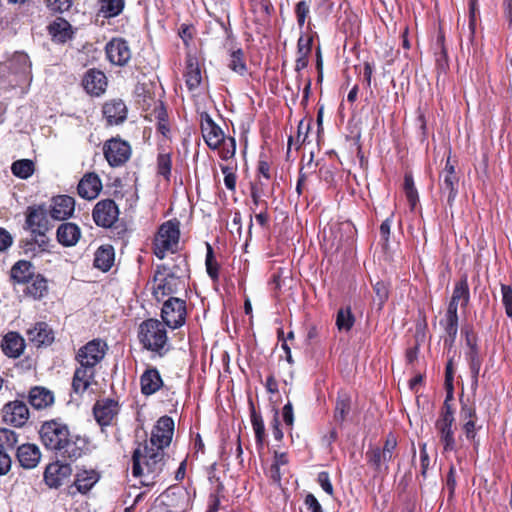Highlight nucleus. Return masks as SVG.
Instances as JSON below:
<instances>
[{
  "label": "nucleus",
  "mask_w": 512,
  "mask_h": 512,
  "mask_svg": "<svg viewBox=\"0 0 512 512\" xmlns=\"http://www.w3.org/2000/svg\"><path fill=\"white\" fill-rule=\"evenodd\" d=\"M404 189L406 198L410 204L411 209H414L418 203V192L414 186V181L411 175H406L404 179Z\"/></svg>",
  "instance_id": "43"
},
{
  "label": "nucleus",
  "mask_w": 512,
  "mask_h": 512,
  "mask_svg": "<svg viewBox=\"0 0 512 512\" xmlns=\"http://www.w3.org/2000/svg\"><path fill=\"white\" fill-rule=\"evenodd\" d=\"M11 467V459L8 454L0 451V475L6 474Z\"/></svg>",
  "instance_id": "60"
},
{
  "label": "nucleus",
  "mask_w": 512,
  "mask_h": 512,
  "mask_svg": "<svg viewBox=\"0 0 512 512\" xmlns=\"http://www.w3.org/2000/svg\"><path fill=\"white\" fill-rule=\"evenodd\" d=\"M48 32H73L72 25L63 17H55L47 26Z\"/></svg>",
  "instance_id": "45"
},
{
  "label": "nucleus",
  "mask_w": 512,
  "mask_h": 512,
  "mask_svg": "<svg viewBox=\"0 0 512 512\" xmlns=\"http://www.w3.org/2000/svg\"><path fill=\"white\" fill-rule=\"evenodd\" d=\"M231 59H230V62L228 64L229 68L240 74V75H243L247 68H246V64L244 62V59H243V52L241 49H237V50H234L231 55H230Z\"/></svg>",
  "instance_id": "41"
},
{
  "label": "nucleus",
  "mask_w": 512,
  "mask_h": 512,
  "mask_svg": "<svg viewBox=\"0 0 512 512\" xmlns=\"http://www.w3.org/2000/svg\"><path fill=\"white\" fill-rule=\"evenodd\" d=\"M18 442L17 434L10 429H0V448L4 450L13 449Z\"/></svg>",
  "instance_id": "42"
},
{
  "label": "nucleus",
  "mask_w": 512,
  "mask_h": 512,
  "mask_svg": "<svg viewBox=\"0 0 512 512\" xmlns=\"http://www.w3.org/2000/svg\"><path fill=\"white\" fill-rule=\"evenodd\" d=\"M124 8V0H100V9L96 14L95 22L101 26L111 25V19L118 16Z\"/></svg>",
  "instance_id": "22"
},
{
  "label": "nucleus",
  "mask_w": 512,
  "mask_h": 512,
  "mask_svg": "<svg viewBox=\"0 0 512 512\" xmlns=\"http://www.w3.org/2000/svg\"><path fill=\"white\" fill-rule=\"evenodd\" d=\"M161 316L164 323L170 328L176 329L185 323L186 305L180 298L171 297L164 302Z\"/></svg>",
  "instance_id": "8"
},
{
  "label": "nucleus",
  "mask_w": 512,
  "mask_h": 512,
  "mask_svg": "<svg viewBox=\"0 0 512 512\" xmlns=\"http://www.w3.org/2000/svg\"><path fill=\"white\" fill-rule=\"evenodd\" d=\"M94 416L101 426L111 423L118 412L117 403L112 399L99 400L94 406Z\"/></svg>",
  "instance_id": "23"
},
{
  "label": "nucleus",
  "mask_w": 512,
  "mask_h": 512,
  "mask_svg": "<svg viewBox=\"0 0 512 512\" xmlns=\"http://www.w3.org/2000/svg\"><path fill=\"white\" fill-rule=\"evenodd\" d=\"M455 468L452 466L450 467V470H449V474H448V477H447V487L450 491V495H452L454 493V489H455V486H456V480H455Z\"/></svg>",
  "instance_id": "64"
},
{
  "label": "nucleus",
  "mask_w": 512,
  "mask_h": 512,
  "mask_svg": "<svg viewBox=\"0 0 512 512\" xmlns=\"http://www.w3.org/2000/svg\"><path fill=\"white\" fill-rule=\"evenodd\" d=\"M174 433V421L168 416L161 417L154 426L149 442V446L164 452V449L171 443Z\"/></svg>",
  "instance_id": "7"
},
{
  "label": "nucleus",
  "mask_w": 512,
  "mask_h": 512,
  "mask_svg": "<svg viewBox=\"0 0 512 512\" xmlns=\"http://www.w3.org/2000/svg\"><path fill=\"white\" fill-rule=\"evenodd\" d=\"M457 187L458 177L455 172V166L451 163L449 157L440 175V189L442 195L447 198V204L450 207H452L456 198Z\"/></svg>",
  "instance_id": "11"
},
{
  "label": "nucleus",
  "mask_w": 512,
  "mask_h": 512,
  "mask_svg": "<svg viewBox=\"0 0 512 512\" xmlns=\"http://www.w3.org/2000/svg\"><path fill=\"white\" fill-rule=\"evenodd\" d=\"M72 469L68 464L59 462L49 464L44 472V480L51 488L61 486L71 475Z\"/></svg>",
  "instance_id": "17"
},
{
  "label": "nucleus",
  "mask_w": 512,
  "mask_h": 512,
  "mask_svg": "<svg viewBox=\"0 0 512 512\" xmlns=\"http://www.w3.org/2000/svg\"><path fill=\"white\" fill-rule=\"evenodd\" d=\"M171 170V159L167 154H161L158 157V172L164 177H168Z\"/></svg>",
  "instance_id": "53"
},
{
  "label": "nucleus",
  "mask_w": 512,
  "mask_h": 512,
  "mask_svg": "<svg viewBox=\"0 0 512 512\" xmlns=\"http://www.w3.org/2000/svg\"><path fill=\"white\" fill-rule=\"evenodd\" d=\"M295 13L297 17L298 26L300 29H302L310 13L309 4L304 0L298 2L295 7Z\"/></svg>",
  "instance_id": "47"
},
{
  "label": "nucleus",
  "mask_w": 512,
  "mask_h": 512,
  "mask_svg": "<svg viewBox=\"0 0 512 512\" xmlns=\"http://www.w3.org/2000/svg\"><path fill=\"white\" fill-rule=\"evenodd\" d=\"M94 373V368L80 365L74 373L72 382L73 390L78 394L84 393L90 386L94 378Z\"/></svg>",
  "instance_id": "28"
},
{
  "label": "nucleus",
  "mask_w": 512,
  "mask_h": 512,
  "mask_svg": "<svg viewBox=\"0 0 512 512\" xmlns=\"http://www.w3.org/2000/svg\"><path fill=\"white\" fill-rule=\"evenodd\" d=\"M164 466V452L156 450L144 444L138 447L132 457V474L140 478V483L144 486L154 484L155 479L162 472Z\"/></svg>",
  "instance_id": "2"
},
{
  "label": "nucleus",
  "mask_w": 512,
  "mask_h": 512,
  "mask_svg": "<svg viewBox=\"0 0 512 512\" xmlns=\"http://www.w3.org/2000/svg\"><path fill=\"white\" fill-rule=\"evenodd\" d=\"M186 84L190 90L197 88L202 80L201 71L196 62L192 59L188 60L185 72Z\"/></svg>",
  "instance_id": "38"
},
{
  "label": "nucleus",
  "mask_w": 512,
  "mask_h": 512,
  "mask_svg": "<svg viewBox=\"0 0 512 512\" xmlns=\"http://www.w3.org/2000/svg\"><path fill=\"white\" fill-rule=\"evenodd\" d=\"M317 481L327 494L333 495V486L327 472H320Z\"/></svg>",
  "instance_id": "56"
},
{
  "label": "nucleus",
  "mask_w": 512,
  "mask_h": 512,
  "mask_svg": "<svg viewBox=\"0 0 512 512\" xmlns=\"http://www.w3.org/2000/svg\"><path fill=\"white\" fill-rule=\"evenodd\" d=\"M396 446V439L393 436H388L383 449L375 448L367 452L369 462L379 471L387 470L388 463L393 459Z\"/></svg>",
  "instance_id": "12"
},
{
  "label": "nucleus",
  "mask_w": 512,
  "mask_h": 512,
  "mask_svg": "<svg viewBox=\"0 0 512 512\" xmlns=\"http://www.w3.org/2000/svg\"><path fill=\"white\" fill-rule=\"evenodd\" d=\"M305 504L311 512H323L320 503L313 494H308L306 496Z\"/></svg>",
  "instance_id": "59"
},
{
  "label": "nucleus",
  "mask_w": 512,
  "mask_h": 512,
  "mask_svg": "<svg viewBox=\"0 0 512 512\" xmlns=\"http://www.w3.org/2000/svg\"><path fill=\"white\" fill-rule=\"evenodd\" d=\"M27 284L25 293L33 299H41L48 290L47 280L40 274H35Z\"/></svg>",
  "instance_id": "35"
},
{
  "label": "nucleus",
  "mask_w": 512,
  "mask_h": 512,
  "mask_svg": "<svg viewBox=\"0 0 512 512\" xmlns=\"http://www.w3.org/2000/svg\"><path fill=\"white\" fill-rule=\"evenodd\" d=\"M220 147V156L222 159L228 160L235 155L236 143L234 138H229L227 141L224 139Z\"/></svg>",
  "instance_id": "49"
},
{
  "label": "nucleus",
  "mask_w": 512,
  "mask_h": 512,
  "mask_svg": "<svg viewBox=\"0 0 512 512\" xmlns=\"http://www.w3.org/2000/svg\"><path fill=\"white\" fill-rule=\"evenodd\" d=\"M27 337L36 347L50 344L53 341L52 332L45 323H37L28 329Z\"/></svg>",
  "instance_id": "30"
},
{
  "label": "nucleus",
  "mask_w": 512,
  "mask_h": 512,
  "mask_svg": "<svg viewBox=\"0 0 512 512\" xmlns=\"http://www.w3.org/2000/svg\"><path fill=\"white\" fill-rule=\"evenodd\" d=\"M354 324V316L350 308H342L338 311L336 325L340 331H349Z\"/></svg>",
  "instance_id": "40"
},
{
  "label": "nucleus",
  "mask_w": 512,
  "mask_h": 512,
  "mask_svg": "<svg viewBox=\"0 0 512 512\" xmlns=\"http://www.w3.org/2000/svg\"><path fill=\"white\" fill-rule=\"evenodd\" d=\"M114 262V250L111 246H101L95 252L94 266L102 271H108Z\"/></svg>",
  "instance_id": "37"
},
{
  "label": "nucleus",
  "mask_w": 512,
  "mask_h": 512,
  "mask_svg": "<svg viewBox=\"0 0 512 512\" xmlns=\"http://www.w3.org/2000/svg\"><path fill=\"white\" fill-rule=\"evenodd\" d=\"M313 44L312 34H302L298 40L297 55L309 56Z\"/></svg>",
  "instance_id": "46"
},
{
  "label": "nucleus",
  "mask_w": 512,
  "mask_h": 512,
  "mask_svg": "<svg viewBox=\"0 0 512 512\" xmlns=\"http://www.w3.org/2000/svg\"><path fill=\"white\" fill-rule=\"evenodd\" d=\"M138 337L141 344L150 351L162 354L167 350L168 337L166 329L156 319L144 321L139 327Z\"/></svg>",
  "instance_id": "4"
},
{
  "label": "nucleus",
  "mask_w": 512,
  "mask_h": 512,
  "mask_svg": "<svg viewBox=\"0 0 512 512\" xmlns=\"http://www.w3.org/2000/svg\"><path fill=\"white\" fill-rule=\"evenodd\" d=\"M40 438L43 445L56 451L59 456L76 460L86 449V440L80 436L71 435L68 427L56 420L45 422L40 429Z\"/></svg>",
  "instance_id": "1"
},
{
  "label": "nucleus",
  "mask_w": 512,
  "mask_h": 512,
  "mask_svg": "<svg viewBox=\"0 0 512 512\" xmlns=\"http://www.w3.org/2000/svg\"><path fill=\"white\" fill-rule=\"evenodd\" d=\"M17 457L22 467L31 469L37 466L41 453L34 444H23L17 450Z\"/></svg>",
  "instance_id": "26"
},
{
  "label": "nucleus",
  "mask_w": 512,
  "mask_h": 512,
  "mask_svg": "<svg viewBox=\"0 0 512 512\" xmlns=\"http://www.w3.org/2000/svg\"><path fill=\"white\" fill-rule=\"evenodd\" d=\"M2 350L8 357H19L25 348L24 339L16 332L6 334L2 340Z\"/></svg>",
  "instance_id": "27"
},
{
  "label": "nucleus",
  "mask_w": 512,
  "mask_h": 512,
  "mask_svg": "<svg viewBox=\"0 0 512 512\" xmlns=\"http://www.w3.org/2000/svg\"><path fill=\"white\" fill-rule=\"evenodd\" d=\"M350 410V400L348 397H340L336 404L335 418L336 420L343 421Z\"/></svg>",
  "instance_id": "48"
},
{
  "label": "nucleus",
  "mask_w": 512,
  "mask_h": 512,
  "mask_svg": "<svg viewBox=\"0 0 512 512\" xmlns=\"http://www.w3.org/2000/svg\"><path fill=\"white\" fill-rule=\"evenodd\" d=\"M106 53L109 60L116 65H124L131 57L127 43L120 38H115L107 44Z\"/></svg>",
  "instance_id": "21"
},
{
  "label": "nucleus",
  "mask_w": 512,
  "mask_h": 512,
  "mask_svg": "<svg viewBox=\"0 0 512 512\" xmlns=\"http://www.w3.org/2000/svg\"><path fill=\"white\" fill-rule=\"evenodd\" d=\"M184 286V281L180 275L163 267L154 276L153 295L160 301L163 297L184 289Z\"/></svg>",
  "instance_id": "6"
},
{
  "label": "nucleus",
  "mask_w": 512,
  "mask_h": 512,
  "mask_svg": "<svg viewBox=\"0 0 512 512\" xmlns=\"http://www.w3.org/2000/svg\"><path fill=\"white\" fill-rule=\"evenodd\" d=\"M103 114L108 124L117 125L126 119L127 107L122 100L114 99L104 104Z\"/></svg>",
  "instance_id": "24"
},
{
  "label": "nucleus",
  "mask_w": 512,
  "mask_h": 512,
  "mask_svg": "<svg viewBox=\"0 0 512 512\" xmlns=\"http://www.w3.org/2000/svg\"><path fill=\"white\" fill-rule=\"evenodd\" d=\"M54 401L53 394L43 388L35 387L29 393V402L36 409H43L50 406Z\"/></svg>",
  "instance_id": "34"
},
{
  "label": "nucleus",
  "mask_w": 512,
  "mask_h": 512,
  "mask_svg": "<svg viewBox=\"0 0 512 512\" xmlns=\"http://www.w3.org/2000/svg\"><path fill=\"white\" fill-rule=\"evenodd\" d=\"M201 131L206 144L211 149L220 148L225 139L224 133L207 113L201 114Z\"/></svg>",
  "instance_id": "14"
},
{
  "label": "nucleus",
  "mask_w": 512,
  "mask_h": 512,
  "mask_svg": "<svg viewBox=\"0 0 512 512\" xmlns=\"http://www.w3.org/2000/svg\"><path fill=\"white\" fill-rule=\"evenodd\" d=\"M11 170L15 176L26 179L32 175L34 164L28 159L18 160L12 164Z\"/></svg>",
  "instance_id": "39"
},
{
  "label": "nucleus",
  "mask_w": 512,
  "mask_h": 512,
  "mask_svg": "<svg viewBox=\"0 0 512 512\" xmlns=\"http://www.w3.org/2000/svg\"><path fill=\"white\" fill-rule=\"evenodd\" d=\"M453 423L454 416H451L449 413L445 418H439L436 422V429L445 452L454 451L456 447Z\"/></svg>",
  "instance_id": "18"
},
{
  "label": "nucleus",
  "mask_w": 512,
  "mask_h": 512,
  "mask_svg": "<svg viewBox=\"0 0 512 512\" xmlns=\"http://www.w3.org/2000/svg\"><path fill=\"white\" fill-rule=\"evenodd\" d=\"M280 468H281V467H279L278 465H274V464H272V465H271V467H270V470H269V477H270V479H271L274 483H276V484H278V485H280V481H281V474H282V472H281V469H280Z\"/></svg>",
  "instance_id": "63"
},
{
  "label": "nucleus",
  "mask_w": 512,
  "mask_h": 512,
  "mask_svg": "<svg viewBox=\"0 0 512 512\" xmlns=\"http://www.w3.org/2000/svg\"><path fill=\"white\" fill-rule=\"evenodd\" d=\"M420 459H421V474L423 477H426L427 471L430 465V458L427 453V445L423 443L420 449Z\"/></svg>",
  "instance_id": "57"
},
{
  "label": "nucleus",
  "mask_w": 512,
  "mask_h": 512,
  "mask_svg": "<svg viewBox=\"0 0 512 512\" xmlns=\"http://www.w3.org/2000/svg\"><path fill=\"white\" fill-rule=\"evenodd\" d=\"M34 275V267L29 261L20 260L11 268V278L19 284L29 282Z\"/></svg>",
  "instance_id": "33"
},
{
  "label": "nucleus",
  "mask_w": 512,
  "mask_h": 512,
  "mask_svg": "<svg viewBox=\"0 0 512 512\" xmlns=\"http://www.w3.org/2000/svg\"><path fill=\"white\" fill-rule=\"evenodd\" d=\"M80 236V228L74 223H63L57 229V240L66 247L76 245Z\"/></svg>",
  "instance_id": "29"
},
{
  "label": "nucleus",
  "mask_w": 512,
  "mask_h": 512,
  "mask_svg": "<svg viewBox=\"0 0 512 512\" xmlns=\"http://www.w3.org/2000/svg\"><path fill=\"white\" fill-rule=\"evenodd\" d=\"M374 291H375V294H376V298H377V300L379 302V306L381 307L382 304L388 298V288H387V285L384 282H382V281H378L374 285Z\"/></svg>",
  "instance_id": "55"
},
{
  "label": "nucleus",
  "mask_w": 512,
  "mask_h": 512,
  "mask_svg": "<svg viewBox=\"0 0 512 512\" xmlns=\"http://www.w3.org/2000/svg\"><path fill=\"white\" fill-rule=\"evenodd\" d=\"M74 210V198L68 195H59L52 199L49 214L54 220L62 221L70 218Z\"/></svg>",
  "instance_id": "16"
},
{
  "label": "nucleus",
  "mask_w": 512,
  "mask_h": 512,
  "mask_svg": "<svg viewBox=\"0 0 512 512\" xmlns=\"http://www.w3.org/2000/svg\"><path fill=\"white\" fill-rule=\"evenodd\" d=\"M141 391L145 395L154 394L163 385L162 378L155 368L147 369L141 376Z\"/></svg>",
  "instance_id": "31"
},
{
  "label": "nucleus",
  "mask_w": 512,
  "mask_h": 512,
  "mask_svg": "<svg viewBox=\"0 0 512 512\" xmlns=\"http://www.w3.org/2000/svg\"><path fill=\"white\" fill-rule=\"evenodd\" d=\"M469 302V288L466 277L462 278L453 290L446 315L440 324L446 332L445 344L452 346L458 332V306L465 307Z\"/></svg>",
  "instance_id": "3"
},
{
  "label": "nucleus",
  "mask_w": 512,
  "mask_h": 512,
  "mask_svg": "<svg viewBox=\"0 0 512 512\" xmlns=\"http://www.w3.org/2000/svg\"><path fill=\"white\" fill-rule=\"evenodd\" d=\"M206 268L210 277L213 279L217 278L218 269L216 263L213 260L212 248L209 244H207Z\"/></svg>",
  "instance_id": "54"
},
{
  "label": "nucleus",
  "mask_w": 512,
  "mask_h": 512,
  "mask_svg": "<svg viewBox=\"0 0 512 512\" xmlns=\"http://www.w3.org/2000/svg\"><path fill=\"white\" fill-rule=\"evenodd\" d=\"M107 344L100 339H94L81 347L77 353L80 365L94 368L105 356Z\"/></svg>",
  "instance_id": "9"
},
{
  "label": "nucleus",
  "mask_w": 512,
  "mask_h": 512,
  "mask_svg": "<svg viewBox=\"0 0 512 512\" xmlns=\"http://www.w3.org/2000/svg\"><path fill=\"white\" fill-rule=\"evenodd\" d=\"M29 418V410L22 401H13L3 408V420L16 427L23 426Z\"/></svg>",
  "instance_id": "15"
},
{
  "label": "nucleus",
  "mask_w": 512,
  "mask_h": 512,
  "mask_svg": "<svg viewBox=\"0 0 512 512\" xmlns=\"http://www.w3.org/2000/svg\"><path fill=\"white\" fill-rule=\"evenodd\" d=\"M99 480V475L94 470H83L77 473L75 486L80 493H87Z\"/></svg>",
  "instance_id": "36"
},
{
  "label": "nucleus",
  "mask_w": 512,
  "mask_h": 512,
  "mask_svg": "<svg viewBox=\"0 0 512 512\" xmlns=\"http://www.w3.org/2000/svg\"><path fill=\"white\" fill-rule=\"evenodd\" d=\"M460 418L462 421V430L469 440H475L476 437V411L472 406L463 405L461 412H460Z\"/></svg>",
  "instance_id": "32"
},
{
  "label": "nucleus",
  "mask_w": 512,
  "mask_h": 512,
  "mask_svg": "<svg viewBox=\"0 0 512 512\" xmlns=\"http://www.w3.org/2000/svg\"><path fill=\"white\" fill-rule=\"evenodd\" d=\"M502 303L508 317L512 318V288L508 285H501Z\"/></svg>",
  "instance_id": "50"
},
{
  "label": "nucleus",
  "mask_w": 512,
  "mask_h": 512,
  "mask_svg": "<svg viewBox=\"0 0 512 512\" xmlns=\"http://www.w3.org/2000/svg\"><path fill=\"white\" fill-rule=\"evenodd\" d=\"M467 356L470 361V370H471L473 382H474V384H476L477 378L480 373V368H481V360L478 356L477 349L474 346H472V350H470L468 352Z\"/></svg>",
  "instance_id": "44"
},
{
  "label": "nucleus",
  "mask_w": 512,
  "mask_h": 512,
  "mask_svg": "<svg viewBox=\"0 0 512 512\" xmlns=\"http://www.w3.org/2000/svg\"><path fill=\"white\" fill-rule=\"evenodd\" d=\"M118 207L113 200L106 199L98 202L93 210V219L97 225L110 227L118 219Z\"/></svg>",
  "instance_id": "13"
},
{
  "label": "nucleus",
  "mask_w": 512,
  "mask_h": 512,
  "mask_svg": "<svg viewBox=\"0 0 512 512\" xmlns=\"http://www.w3.org/2000/svg\"><path fill=\"white\" fill-rule=\"evenodd\" d=\"M82 85L88 94L99 96L106 90L107 78L103 72L90 69L85 73Z\"/></svg>",
  "instance_id": "19"
},
{
  "label": "nucleus",
  "mask_w": 512,
  "mask_h": 512,
  "mask_svg": "<svg viewBox=\"0 0 512 512\" xmlns=\"http://www.w3.org/2000/svg\"><path fill=\"white\" fill-rule=\"evenodd\" d=\"M180 237L179 223L167 221L163 223L154 240V253L163 259L167 252L174 253L178 249Z\"/></svg>",
  "instance_id": "5"
},
{
  "label": "nucleus",
  "mask_w": 512,
  "mask_h": 512,
  "mask_svg": "<svg viewBox=\"0 0 512 512\" xmlns=\"http://www.w3.org/2000/svg\"><path fill=\"white\" fill-rule=\"evenodd\" d=\"M102 183L96 174H86L78 184V194L85 199H94L101 191Z\"/></svg>",
  "instance_id": "25"
},
{
  "label": "nucleus",
  "mask_w": 512,
  "mask_h": 512,
  "mask_svg": "<svg viewBox=\"0 0 512 512\" xmlns=\"http://www.w3.org/2000/svg\"><path fill=\"white\" fill-rule=\"evenodd\" d=\"M26 224L32 233L44 236L49 229L46 210L43 207H29L26 215Z\"/></svg>",
  "instance_id": "20"
},
{
  "label": "nucleus",
  "mask_w": 512,
  "mask_h": 512,
  "mask_svg": "<svg viewBox=\"0 0 512 512\" xmlns=\"http://www.w3.org/2000/svg\"><path fill=\"white\" fill-rule=\"evenodd\" d=\"M283 420L288 426H291L294 422L293 407L291 403H287L283 407Z\"/></svg>",
  "instance_id": "61"
},
{
  "label": "nucleus",
  "mask_w": 512,
  "mask_h": 512,
  "mask_svg": "<svg viewBox=\"0 0 512 512\" xmlns=\"http://www.w3.org/2000/svg\"><path fill=\"white\" fill-rule=\"evenodd\" d=\"M103 150L106 160L113 167L124 164L131 155V147L128 142L118 138L108 140Z\"/></svg>",
  "instance_id": "10"
},
{
  "label": "nucleus",
  "mask_w": 512,
  "mask_h": 512,
  "mask_svg": "<svg viewBox=\"0 0 512 512\" xmlns=\"http://www.w3.org/2000/svg\"><path fill=\"white\" fill-rule=\"evenodd\" d=\"M13 238L4 228H0V251H4L12 245Z\"/></svg>",
  "instance_id": "58"
},
{
  "label": "nucleus",
  "mask_w": 512,
  "mask_h": 512,
  "mask_svg": "<svg viewBox=\"0 0 512 512\" xmlns=\"http://www.w3.org/2000/svg\"><path fill=\"white\" fill-rule=\"evenodd\" d=\"M252 424L255 431L256 440L259 444H262L265 435V428L262 418L257 415H253Z\"/></svg>",
  "instance_id": "52"
},
{
  "label": "nucleus",
  "mask_w": 512,
  "mask_h": 512,
  "mask_svg": "<svg viewBox=\"0 0 512 512\" xmlns=\"http://www.w3.org/2000/svg\"><path fill=\"white\" fill-rule=\"evenodd\" d=\"M391 229V219L387 218L380 226V234L385 244L388 242Z\"/></svg>",
  "instance_id": "62"
},
{
  "label": "nucleus",
  "mask_w": 512,
  "mask_h": 512,
  "mask_svg": "<svg viewBox=\"0 0 512 512\" xmlns=\"http://www.w3.org/2000/svg\"><path fill=\"white\" fill-rule=\"evenodd\" d=\"M46 3L51 11L64 12L71 7L72 0H46Z\"/></svg>",
  "instance_id": "51"
}]
</instances>
